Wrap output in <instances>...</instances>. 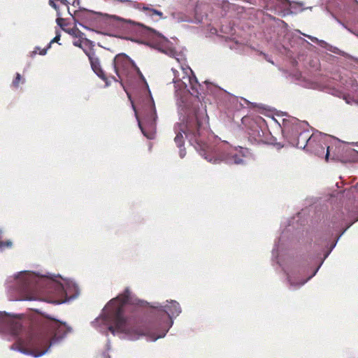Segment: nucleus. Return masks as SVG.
Here are the masks:
<instances>
[{"label": "nucleus", "instance_id": "obj_15", "mask_svg": "<svg viewBox=\"0 0 358 358\" xmlns=\"http://www.w3.org/2000/svg\"><path fill=\"white\" fill-rule=\"evenodd\" d=\"M348 10L352 12L358 11V1L357 0H348Z\"/></svg>", "mask_w": 358, "mask_h": 358}, {"label": "nucleus", "instance_id": "obj_7", "mask_svg": "<svg viewBox=\"0 0 358 358\" xmlns=\"http://www.w3.org/2000/svg\"><path fill=\"white\" fill-rule=\"evenodd\" d=\"M320 138L313 143V149L307 148L306 151L311 152L319 157H324L327 162L334 161L336 152L333 150V143L335 138L320 132Z\"/></svg>", "mask_w": 358, "mask_h": 358}, {"label": "nucleus", "instance_id": "obj_16", "mask_svg": "<svg viewBox=\"0 0 358 358\" xmlns=\"http://www.w3.org/2000/svg\"><path fill=\"white\" fill-rule=\"evenodd\" d=\"M303 35L305 36L306 37L308 38L309 39H310L313 42L317 43L321 47L327 48L328 45L325 41L319 40L316 37L312 36L310 35L305 34H303Z\"/></svg>", "mask_w": 358, "mask_h": 358}, {"label": "nucleus", "instance_id": "obj_5", "mask_svg": "<svg viewBox=\"0 0 358 358\" xmlns=\"http://www.w3.org/2000/svg\"><path fill=\"white\" fill-rule=\"evenodd\" d=\"M307 123L301 122L295 117L283 119L282 131L284 138L292 146L305 149L311 148L313 143L320 138V132L313 133L310 135L309 131L306 129Z\"/></svg>", "mask_w": 358, "mask_h": 358}, {"label": "nucleus", "instance_id": "obj_27", "mask_svg": "<svg viewBox=\"0 0 358 358\" xmlns=\"http://www.w3.org/2000/svg\"><path fill=\"white\" fill-rule=\"evenodd\" d=\"M49 4L52 8H54L55 10H57L58 7H57V4L55 3V2L53 0H50L49 1Z\"/></svg>", "mask_w": 358, "mask_h": 358}, {"label": "nucleus", "instance_id": "obj_12", "mask_svg": "<svg viewBox=\"0 0 358 358\" xmlns=\"http://www.w3.org/2000/svg\"><path fill=\"white\" fill-rule=\"evenodd\" d=\"M335 82L334 78H323L320 83V90L332 95L335 94Z\"/></svg>", "mask_w": 358, "mask_h": 358}, {"label": "nucleus", "instance_id": "obj_32", "mask_svg": "<svg viewBox=\"0 0 358 358\" xmlns=\"http://www.w3.org/2000/svg\"><path fill=\"white\" fill-rule=\"evenodd\" d=\"M336 52H337V55H338V54H341V51H340V50L337 48Z\"/></svg>", "mask_w": 358, "mask_h": 358}, {"label": "nucleus", "instance_id": "obj_17", "mask_svg": "<svg viewBox=\"0 0 358 358\" xmlns=\"http://www.w3.org/2000/svg\"><path fill=\"white\" fill-rule=\"evenodd\" d=\"M60 40V34H57L55 38L49 43L47 48H44V49H42L40 52H39V54L41 55H45L47 52V50L50 47L51 44L52 43H55V42H57L58 43V41Z\"/></svg>", "mask_w": 358, "mask_h": 358}, {"label": "nucleus", "instance_id": "obj_21", "mask_svg": "<svg viewBox=\"0 0 358 358\" xmlns=\"http://www.w3.org/2000/svg\"><path fill=\"white\" fill-rule=\"evenodd\" d=\"M68 32L71 35H72V36H73L75 37L79 38H83V36H84V34L82 33L78 29H72L69 30Z\"/></svg>", "mask_w": 358, "mask_h": 358}, {"label": "nucleus", "instance_id": "obj_23", "mask_svg": "<svg viewBox=\"0 0 358 358\" xmlns=\"http://www.w3.org/2000/svg\"><path fill=\"white\" fill-rule=\"evenodd\" d=\"M280 239H279L278 243H275L274 248L272 251L273 258H276V259L278 258V250L280 248Z\"/></svg>", "mask_w": 358, "mask_h": 358}, {"label": "nucleus", "instance_id": "obj_6", "mask_svg": "<svg viewBox=\"0 0 358 358\" xmlns=\"http://www.w3.org/2000/svg\"><path fill=\"white\" fill-rule=\"evenodd\" d=\"M149 94L150 91L148 90ZM133 109L135 112L136 117L138 120V127L141 129L143 134L149 139L155 138L156 129V121L157 119L156 108L153 98L151 94L146 98L141 106V120L139 119L138 112L136 110L135 106L132 104Z\"/></svg>", "mask_w": 358, "mask_h": 358}, {"label": "nucleus", "instance_id": "obj_20", "mask_svg": "<svg viewBox=\"0 0 358 358\" xmlns=\"http://www.w3.org/2000/svg\"><path fill=\"white\" fill-rule=\"evenodd\" d=\"M145 9L148 11V14L150 15V16H154L155 15H157L160 18H162L163 16V13L159 10H155L154 8H145Z\"/></svg>", "mask_w": 358, "mask_h": 358}, {"label": "nucleus", "instance_id": "obj_10", "mask_svg": "<svg viewBox=\"0 0 358 358\" xmlns=\"http://www.w3.org/2000/svg\"><path fill=\"white\" fill-rule=\"evenodd\" d=\"M85 53L89 58L90 62V64L94 72L101 79L105 80L104 73L101 68L100 62L99 58L96 56V54L94 50H85Z\"/></svg>", "mask_w": 358, "mask_h": 358}, {"label": "nucleus", "instance_id": "obj_18", "mask_svg": "<svg viewBox=\"0 0 358 358\" xmlns=\"http://www.w3.org/2000/svg\"><path fill=\"white\" fill-rule=\"evenodd\" d=\"M83 43H85V44H87V43L91 44L92 43L90 40L83 38H80L78 41H73V45H75L76 47H79V48H82L85 51L86 50L84 49L83 47Z\"/></svg>", "mask_w": 358, "mask_h": 358}, {"label": "nucleus", "instance_id": "obj_13", "mask_svg": "<svg viewBox=\"0 0 358 358\" xmlns=\"http://www.w3.org/2000/svg\"><path fill=\"white\" fill-rule=\"evenodd\" d=\"M172 18L176 22H199V20H192L187 13L182 12V11H175L171 13Z\"/></svg>", "mask_w": 358, "mask_h": 358}, {"label": "nucleus", "instance_id": "obj_14", "mask_svg": "<svg viewBox=\"0 0 358 358\" xmlns=\"http://www.w3.org/2000/svg\"><path fill=\"white\" fill-rule=\"evenodd\" d=\"M277 6L280 10H288L290 6L289 0H275Z\"/></svg>", "mask_w": 358, "mask_h": 358}, {"label": "nucleus", "instance_id": "obj_24", "mask_svg": "<svg viewBox=\"0 0 358 358\" xmlns=\"http://www.w3.org/2000/svg\"><path fill=\"white\" fill-rule=\"evenodd\" d=\"M20 79H21V76L20 73H17L16 74V77H15V80L13 82V85L16 87H18L19 81L20 80Z\"/></svg>", "mask_w": 358, "mask_h": 358}, {"label": "nucleus", "instance_id": "obj_26", "mask_svg": "<svg viewBox=\"0 0 358 358\" xmlns=\"http://www.w3.org/2000/svg\"><path fill=\"white\" fill-rule=\"evenodd\" d=\"M113 1L125 3L128 4V5H131V4L133 3V1L132 0H113Z\"/></svg>", "mask_w": 358, "mask_h": 358}, {"label": "nucleus", "instance_id": "obj_22", "mask_svg": "<svg viewBox=\"0 0 358 358\" xmlns=\"http://www.w3.org/2000/svg\"><path fill=\"white\" fill-rule=\"evenodd\" d=\"M2 238V231L0 229V239ZM12 242L10 241H7L6 242L0 241V249L2 250L4 248L11 247Z\"/></svg>", "mask_w": 358, "mask_h": 358}, {"label": "nucleus", "instance_id": "obj_8", "mask_svg": "<svg viewBox=\"0 0 358 358\" xmlns=\"http://www.w3.org/2000/svg\"><path fill=\"white\" fill-rule=\"evenodd\" d=\"M336 246V243H332L330 246L329 250H327L323 255V257L320 259H322L321 262L318 265V266L316 268V269L314 271V272L307 278L306 279H301L300 280L297 281V280L299 278V275H301L300 271L295 267H288L286 266H284L281 264L279 259L277 260V263L280 264V266H282V270L287 275V281L289 284V288L292 289H296L299 287H301L302 285H303L306 282H308L310 278H312L318 271L319 268H320L321 265L322 264L324 260L328 257V255L331 252L333 248Z\"/></svg>", "mask_w": 358, "mask_h": 358}, {"label": "nucleus", "instance_id": "obj_4", "mask_svg": "<svg viewBox=\"0 0 358 358\" xmlns=\"http://www.w3.org/2000/svg\"><path fill=\"white\" fill-rule=\"evenodd\" d=\"M0 329L13 336H17L21 347H11L25 355L39 357L47 353L51 346L59 343L71 331L66 323L52 317H47L42 322L40 332L36 335L27 333L20 336L22 324L20 317L0 312Z\"/></svg>", "mask_w": 358, "mask_h": 358}, {"label": "nucleus", "instance_id": "obj_2", "mask_svg": "<svg viewBox=\"0 0 358 358\" xmlns=\"http://www.w3.org/2000/svg\"><path fill=\"white\" fill-rule=\"evenodd\" d=\"M134 302L131 292L127 288L124 293L108 303L101 315L92 322V325L100 332L107 333L110 331L112 334L122 338L134 341L147 336L149 341H155L166 336L173 324L172 318L178 316L182 311L179 303L174 300L167 301L165 306H160L158 302L154 303L152 308L155 309L157 320L155 329L151 331L148 328L143 329L131 320L124 317L123 306Z\"/></svg>", "mask_w": 358, "mask_h": 358}, {"label": "nucleus", "instance_id": "obj_28", "mask_svg": "<svg viewBox=\"0 0 358 358\" xmlns=\"http://www.w3.org/2000/svg\"><path fill=\"white\" fill-rule=\"evenodd\" d=\"M353 222H350V224H348L347 225V227H345V229H344V230L341 233V234H340L339 236H337V238H336L337 241H338L339 236H340L341 235H342V234L345 232V231L347 229H348V228H349V227L352 224V223H353Z\"/></svg>", "mask_w": 358, "mask_h": 358}, {"label": "nucleus", "instance_id": "obj_19", "mask_svg": "<svg viewBox=\"0 0 358 358\" xmlns=\"http://www.w3.org/2000/svg\"><path fill=\"white\" fill-rule=\"evenodd\" d=\"M348 85L350 86V91L355 92L358 90V83L355 80L350 78Z\"/></svg>", "mask_w": 358, "mask_h": 358}, {"label": "nucleus", "instance_id": "obj_1", "mask_svg": "<svg viewBox=\"0 0 358 358\" xmlns=\"http://www.w3.org/2000/svg\"><path fill=\"white\" fill-rule=\"evenodd\" d=\"M68 11L73 16L76 24H79L88 30H93V27L98 26L101 21L124 31L139 27L142 31L147 34L153 41V43H155L156 48L159 51L175 58L180 65L178 69L175 68L171 69L173 74V83H174L175 94L177 97H180L182 104L179 105L180 122L174 127L176 134L174 141L180 149V158H183L186 155L185 149L182 148L184 143L182 134L185 135L189 144L204 158H229V152L218 156L217 150L207 144L208 129L205 114L189 108L185 103L187 95L189 94L199 97V95L206 92L204 87H206L207 92L208 91L212 92L213 88H214L228 96L229 93L211 84L209 85L207 82L204 83L205 85L199 83L192 70L185 63L186 58L182 50H177L166 38L155 30L141 24L135 23L131 20L117 15L96 13L80 8L74 11L73 15L71 14L69 7Z\"/></svg>", "mask_w": 358, "mask_h": 358}, {"label": "nucleus", "instance_id": "obj_11", "mask_svg": "<svg viewBox=\"0 0 358 358\" xmlns=\"http://www.w3.org/2000/svg\"><path fill=\"white\" fill-rule=\"evenodd\" d=\"M249 139L254 143H261L264 141V131L257 124H254L248 131Z\"/></svg>", "mask_w": 358, "mask_h": 358}, {"label": "nucleus", "instance_id": "obj_31", "mask_svg": "<svg viewBox=\"0 0 358 358\" xmlns=\"http://www.w3.org/2000/svg\"><path fill=\"white\" fill-rule=\"evenodd\" d=\"M103 358H110V356L106 352H103Z\"/></svg>", "mask_w": 358, "mask_h": 358}, {"label": "nucleus", "instance_id": "obj_3", "mask_svg": "<svg viewBox=\"0 0 358 358\" xmlns=\"http://www.w3.org/2000/svg\"><path fill=\"white\" fill-rule=\"evenodd\" d=\"M55 279L57 276L21 271L8 278L6 285L8 292H14L18 296H10L11 301H33L41 299V295H49L50 301L61 304L76 299L79 294L78 285L71 280Z\"/></svg>", "mask_w": 358, "mask_h": 358}, {"label": "nucleus", "instance_id": "obj_9", "mask_svg": "<svg viewBox=\"0 0 358 358\" xmlns=\"http://www.w3.org/2000/svg\"><path fill=\"white\" fill-rule=\"evenodd\" d=\"M113 65L114 69L117 73V75L120 76V73L122 71H126L130 67H134L141 76V78L144 80L145 78L140 71L139 69L136 66L134 61H132L127 55L125 54H119L117 55L113 59Z\"/></svg>", "mask_w": 358, "mask_h": 358}, {"label": "nucleus", "instance_id": "obj_29", "mask_svg": "<svg viewBox=\"0 0 358 358\" xmlns=\"http://www.w3.org/2000/svg\"><path fill=\"white\" fill-rule=\"evenodd\" d=\"M62 21H63V19H62V18H61V17H58V18L56 20L57 24L59 26H60V27H62Z\"/></svg>", "mask_w": 358, "mask_h": 358}, {"label": "nucleus", "instance_id": "obj_33", "mask_svg": "<svg viewBox=\"0 0 358 358\" xmlns=\"http://www.w3.org/2000/svg\"><path fill=\"white\" fill-rule=\"evenodd\" d=\"M241 100L244 101L245 102H247L246 99H244L241 98Z\"/></svg>", "mask_w": 358, "mask_h": 358}, {"label": "nucleus", "instance_id": "obj_30", "mask_svg": "<svg viewBox=\"0 0 358 358\" xmlns=\"http://www.w3.org/2000/svg\"><path fill=\"white\" fill-rule=\"evenodd\" d=\"M73 6H79L80 5V0H74V1L73 2Z\"/></svg>", "mask_w": 358, "mask_h": 358}, {"label": "nucleus", "instance_id": "obj_25", "mask_svg": "<svg viewBox=\"0 0 358 358\" xmlns=\"http://www.w3.org/2000/svg\"><path fill=\"white\" fill-rule=\"evenodd\" d=\"M113 1L125 3L128 4V5H131V4L133 3V1L132 0H113Z\"/></svg>", "mask_w": 358, "mask_h": 358}, {"label": "nucleus", "instance_id": "obj_34", "mask_svg": "<svg viewBox=\"0 0 358 358\" xmlns=\"http://www.w3.org/2000/svg\"><path fill=\"white\" fill-rule=\"evenodd\" d=\"M357 186H358V184H357Z\"/></svg>", "mask_w": 358, "mask_h": 358}]
</instances>
